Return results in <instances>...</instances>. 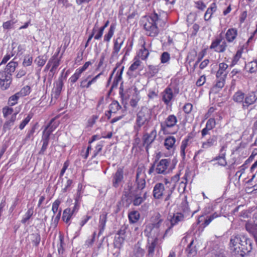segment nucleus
<instances>
[{
    "label": "nucleus",
    "instance_id": "obj_1",
    "mask_svg": "<svg viewBox=\"0 0 257 257\" xmlns=\"http://www.w3.org/2000/svg\"><path fill=\"white\" fill-rule=\"evenodd\" d=\"M142 22L146 35L151 37L157 36L165 25L164 21L156 13L144 17Z\"/></svg>",
    "mask_w": 257,
    "mask_h": 257
},
{
    "label": "nucleus",
    "instance_id": "obj_2",
    "mask_svg": "<svg viewBox=\"0 0 257 257\" xmlns=\"http://www.w3.org/2000/svg\"><path fill=\"white\" fill-rule=\"evenodd\" d=\"M168 224L167 222H163L160 218V215L158 214L153 221L146 224L144 231V234L148 239H158L159 237L164 239L163 236L166 229L164 227L168 225Z\"/></svg>",
    "mask_w": 257,
    "mask_h": 257
},
{
    "label": "nucleus",
    "instance_id": "obj_3",
    "mask_svg": "<svg viewBox=\"0 0 257 257\" xmlns=\"http://www.w3.org/2000/svg\"><path fill=\"white\" fill-rule=\"evenodd\" d=\"M175 187L174 184L172 187L166 189L163 183H157L153 188V196L156 199H162L165 197L164 201L168 202L169 205L173 197Z\"/></svg>",
    "mask_w": 257,
    "mask_h": 257
},
{
    "label": "nucleus",
    "instance_id": "obj_4",
    "mask_svg": "<svg viewBox=\"0 0 257 257\" xmlns=\"http://www.w3.org/2000/svg\"><path fill=\"white\" fill-rule=\"evenodd\" d=\"M151 118V113L146 107L142 108L137 113L136 123L134 125L135 131L138 133L141 127L147 124Z\"/></svg>",
    "mask_w": 257,
    "mask_h": 257
},
{
    "label": "nucleus",
    "instance_id": "obj_5",
    "mask_svg": "<svg viewBox=\"0 0 257 257\" xmlns=\"http://www.w3.org/2000/svg\"><path fill=\"white\" fill-rule=\"evenodd\" d=\"M169 220V221H165L168 222V225H166L167 226V228H166L163 236V238L169 236L172 234V227L174 225L178 224L180 222L183 221L184 215L181 213H177L176 214H174L172 216L171 215Z\"/></svg>",
    "mask_w": 257,
    "mask_h": 257
},
{
    "label": "nucleus",
    "instance_id": "obj_6",
    "mask_svg": "<svg viewBox=\"0 0 257 257\" xmlns=\"http://www.w3.org/2000/svg\"><path fill=\"white\" fill-rule=\"evenodd\" d=\"M191 139V137L190 136H188L181 142L180 145V156L183 160H185L187 158H190L192 144Z\"/></svg>",
    "mask_w": 257,
    "mask_h": 257
},
{
    "label": "nucleus",
    "instance_id": "obj_7",
    "mask_svg": "<svg viewBox=\"0 0 257 257\" xmlns=\"http://www.w3.org/2000/svg\"><path fill=\"white\" fill-rule=\"evenodd\" d=\"M171 170L169 159H161L156 165L155 171L157 174L165 175L170 173Z\"/></svg>",
    "mask_w": 257,
    "mask_h": 257
},
{
    "label": "nucleus",
    "instance_id": "obj_8",
    "mask_svg": "<svg viewBox=\"0 0 257 257\" xmlns=\"http://www.w3.org/2000/svg\"><path fill=\"white\" fill-rule=\"evenodd\" d=\"M251 240L245 236H243V239L236 255L243 257L245 254L250 252L252 250Z\"/></svg>",
    "mask_w": 257,
    "mask_h": 257
},
{
    "label": "nucleus",
    "instance_id": "obj_9",
    "mask_svg": "<svg viewBox=\"0 0 257 257\" xmlns=\"http://www.w3.org/2000/svg\"><path fill=\"white\" fill-rule=\"evenodd\" d=\"M124 230L120 229L115 235V241L113 242V249H116L115 253H113V256H117L120 252V249L122 246L124 242L125 235Z\"/></svg>",
    "mask_w": 257,
    "mask_h": 257
},
{
    "label": "nucleus",
    "instance_id": "obj_10",
    "mask_svg": "<svg viewBox=\"0 0 257 257\" xmlns=\"http://www.w3.org/2000/svg\"><path fill=\"white\" fill-rule=\"evenodd\" d=\"M178 119L174 114H170L160 123L161 130L164 133L168 131V129L174 127L177 124Z\"/></svg>",
    "mask_w": 257,
    "mask_h": 257
},
{
    "label": "nucleus",
    "instance_id": "obj_11",
    "mask_svg": "<svg viewBox=\"0 0 257 257\" xmlns=\"http://www.w3.org/2000/svg\"><path fill=\"white\" fill-rule=\"evenodd\" d=\"M12 81V75L7 71H0V86L2 89L9 88Z\"/></svg>",
    "mask_w": 257,
    "mask_h": 257
},
{
    "label": "nucleus",
    "instance_id": "obj_12",
    "mask_svg": "<svg viewBox=\"0 0 257 257\" xmlns=\"http://www.w3.org/2000/svg\"><path fill=\"white\" fill-rule=\"evenodd\" d=\"M146 175L141 168H138L136 178L137 192H141L146 186Z\"/></svg>",
    "mask_w": 257,
    "mask_h": 257
},
{
    "label": "nucleus",
    "instance_id": "obj_13",
    "mask_svg": "<svg viewBox=\"0 0 257 257\" xmlns=\"http://www.w3.org/2000/svg\"><path fill=\"white\" fill-rule=\"evenodd\" d=\"M257 100V91H252L249 92L244 95V99L242 105V108L243 109H246L249 106L254 103Z\"/></svg>",
    "mask_w": 257,
    "mask_h": 257
},
{
    "label": "nucleus",
    "instance_id": "obj_14",
    "mask_svg": "<svg viewBox=\"0 0 257 257\" xmlns=\"http://www.w3.org/2000/svg\"><path fill=\"white\" fill-rule=\"evenodd\" d=\"M227 46L225 41L221 38H217L212 42L210 48L216 52L223 53L225 51Z\"/></svg>",
    "mask_w": 257,
    "mask_h": 257
},
{
    "label": "nucleus",
    "instance_id": "obj_15",
    "mask_svg": "<svg viewBox=\"0 0 257 257\" xmlns=\"http://www.w3.org/2000/svg\"><path fill=\"white\" fill-rule=\"evenodd\" d=\"M243 236L235 235L231 237L230 240V247L233 255H236L243 239Z\"/></svg>",
    "mask_w": 257,
    "mask_h": 257
},
{
    "label": "nucleus",
    "instance_id": "obj_16",
    "mask_svg": "<svg viewBox=\"0 0 257 257\" xmlns=\"http://www.w3.org/2000/svg\"><path fill=\"white\" fill-rule=\"evenodd\" d=\"M123 183L124 175L123 169L121 168H119L117 169L115 174L113 175V187H121Z\"/></svg>",
    "mask_w": 257,
    "mask_h": 257
},
{
    "label": "nucleus",
    "instance_id": "obj_17",
    "mask_svg": "<svg viewBox=\"0 0 257 257\" xmlns=\"http://www.w3.org/2000/svg\"><path fill=\"white\" fill-rule=\"evenodd\" d=\"M157 136V131L155 129L153 130L150 133L146 134L143 136L144 145H146V149L147 152L150 145L153 142Z\"/></svg>",
    "mask_w": 257,
    "mask_h": 257
},
{
    "label": "nucleus",
    "instance_id": "obj_18",
    "mask_svg": "<svg viewBox=\"0 0 257 257\" xmlns=\"http://www.w3.org/2000/svg\"><path fill=\"white\" fill-rule=\"evenodd\" d=\"M162 96L164 103L167 105H169L174 97L172 89L170 87H167L162 92Z\"/></svg>",
    "mask_w": 257,
    "mask_h": 257
},
{
    "label": "nucleus",
    "instance_id": "obj_19",
    "mask_svg": "<svg viewBox=\"0 0 257 257\" xmlns=\"http://www.w3.org/2000/svg\"><path fill=\"white\" fill-rule=\"evenodd\" d=\"M227 146L226 145L221 146L220 149L219 154L214 160L218 161V164L221 166H225L227 165V162L225 159L226 151Z\"/></svg>",
    "mask_w": 257,
    "mask_h": 257
},
{
    "label": "nucleus",
    "instance_id": "obj_20",
    "mask_svg": "<svg viewBox=\"0 0 257 257\" xmlns=\"http://www.w3.org/2000/svg\"><path fill=\"white\" fill-rule=\"evenodd\" d=\"M60 48H58L55 54L51 56L48 61L51 66L58 68L60 64L62 56L58 57L60 52ZM62 55V54L61 55Z\"/></svg>",
    "mask_w": 257,
    "mask_h": 257
},
{
    "label": "nucleus",
    "instance_id": "obj_21",
    "mask_svg": "<svg viewBox=\"0 0 257 257\" xmlns=\"http://www.w3.org/2000/svg\"><path fill=\"white\" fill-rule=\"evenodd\" d=\"M176 139L174 136H168L164 140V146L169 151H174L176 149Z\"/></svg>",
    "mask_w": 257,
    "mask_h": 257
},
{
    "label": "nucleus",
    "instance_id": "obj_22",
    "mask_svg": "<svg viewBox=\"0 0 257 257\" xmlns=\"http://www.w3.org/2000/svg\"><path fill=\"white\" fill-rule=\"evenodd\" d=\"M238 34L237 30L236 28L228 29L225 35L226 41L228 43H233Z\"/></svg>",
    "mask_w": 257,
    "mask_h": 257
},
{
    "label": "nucleus",
    "instance_id": "obj_23",
    "mask_svg": "<svg viewBox=\"0 0 257 257\" xmlns=\"http://www.w3.org/2000/svg\"><path fill=\"white\" fill-rule=\"evenodd\" d=\"M228 65L225 63H220L218 65V69L216 73V77L226 78L228 74L227 68Z\"/></svg>",
    "mask_w": 257,
    "mask_h": 257
},
{
    "label": "nucleus",
    "instance_id": "obj_24",
    "mask_svg": "<svg viewBox=\"0 0 257 257\" xmlns=\"http://www.w3.org/2000/svg\"><path fill=\"white\" fill-rule=\"evenodd\" d=\"M147 192H137L134 195L133 203L135 206H139L142 204L146 199Z\"/></svg>",
    "mask_w": 257,
    "mask_h": 257
},
{
    "label": "nucleus",
    "instance_id": "obj_25",
    "mask_svg": "<svg viewBox=\"0 0 257 257\" xmlns=\"http://www.w3.org/2000/svg\"><path fill=\"white\" fill-rule=\"evenodd\" d=\"M217 136L215 135H213L206 141L202 143L201 148L205 150L208 149L209 148L215 146L217 144Z\"/></svg>",
    "mask_w": 257,
    "mask_h": 257
},
{
    "label": "nucleus",
    "instance_id": "obj_26",
    "mask_svg": "<svg viewBox=\"0 0 257 257\" xmlns=\"http://www.w3.org/2000/svg\"><path fill=\"white\" fill-rule=\"evenodd\" d=\"M107 220V213L105 212H103L99 216V224H98V228H99V232L98 236H99L103 231H104L105 226V223Z\"/></svg>",
    "mask_w": 257,
    "mask_h": 257
},
{
    "label": "nucleus",
    "instance_id": "obj_27",
    "mask_svg": "<svg viewBox=\"0 0 257 257\" xmlns=\"http://www.w3.org/2000/svg\"><path fill=\"white\" fill-rule=\"evenodd\" d=\"M217 10V6L215 3L210 4L209 8H207L204 16V19L205 21H209L211 18L212 15Z\"/></svg>",
    "mask_w": 257,
    "mask_h": 257
},
{
    "label": "nucleus",
    "instance_id": "obj_28",
    "mask_svg": "<svg viewBox=\"0 0 257 257\" xmlns=\"http://www.w3.org/2000/svg\"><path fill=\"white\" fill-rule=\"evenodd\" d=\"M225 78L223 77H216V83L211 88V91L216 92L220 90L224 86L225 82Z\"/></svg>",
    "mask_w": 257,
    "mask_h": 257
},
{
    "label": "nucleus",
    "instance_id": "obj_29",
    "mask_svg": "<svg viewBox=\"0 0 257 257\" xmlns=\"http://www.w3.org/2000/svg\"><path fill=\"white\" fill-rule=\"evenodd\" d=\"M74 214L71 212L70 208H67L65 209L63 212L62 219V220L69 225L71 224L70 220Z\"/></svg>",
    "mask_w": 257,
    "mask_h": 257
},
{
    "label": "nucleus",
    "instance_id": "obj_30",
    "mask_svg": "<svg viewBox=\"0 0 257 257\" xmlns=\"http://www.w3.org/2000/svg\"><path fill=\"white\" fill-rule=\"evenodd\" d=\"M158 239H148V251L149 257H152Z\"/></svg>",
    "mask_w": 257,
    "mask_h": 257
},
{
    "label": "nucleus",
    "instance_id": "obj_31",
    "mask_svg": "<svg viewBox=\"0 0 257 257\" xmlns=\"http://www.w3.org/2000/svg\"><path fill=\"white\" fill-rule=\"evenodd\" d=\"M245 94L241 90H238L234 93L232 96L233 100L237 103L243 105Z\"/></svg>",
    "mask_w": 257,
    "mask_h": 257
},
{
    "label": "nucleus",
    "instance_id": "obj_32",
    "mask_svg": "<svg viewBox=\"0 0 257 257\" xmlns=\"http://www.w3.org/2000/svg\"><path fill=\"white\" fill-rule=\"evenodd\" d=\"M15 59H13L7 65L6 68L4 70V71H7L9 73H12L15 72L16 68L18 66V63L17 61H15Z\"/></svg>",
    "mask_w": 257,
    "mask_h": 257
},
{
    "label": "nucleus",
    "instance_id": "obj_33",
    "mask_svg": "<svg viewBox=\"0 0 257 257\" xmlns=\"http://www.w3.org/2000/svg\"><path fill=\"white\" fill-rule=\"evenodd\" d=\"M17 113V112L14 113L12 115L11 118L9 120L6 121L3 126L4 129L5 131L7 130H9L11 129V127L14 124L15 121L16 120Z\"/></svg>",
    "mask_w": 257,
    "mask_h": 257
},
{
    "label": "nucleus",
    "instance_id": "obj_34",
    "mask_svg": "<svg viewBox=\"0 0 257 257\" xmlns=\"http://www.w3.org/2000/svg\"><path fill=\"white\" fill-rule=\"evenodd\" d=\"M124 67L121 65V63L117 64L116 67L113 69V73L115 72V71L117 70L116 76H115V79H116V84L117 85L118 82L121 79V75L123 72Z\"/></svg>",
    "mask_w": 257,
    "mask_h": 257
},
{
    "label": "nucleus",
    "instance_id": "obj_35",
    "mask_svg": "<svg viewBox=\"0 0 257 257\" xmlns=\"http://www.w3.org/2000/svg\"><path fill=\"white\" fill-rule=\"evenodd\" d=\"M30 239L33 245L38 246L41 241V236L39 233H33L30 234Z\"/></svg>",
    "mask_w": 257,
    "mask_h": 257
},
{
    "label": "nucleus",
    "instance_id": "obj_36",
    "mask_svg": "<svg viewBox=\"0 0 257 257\" xmlns=\"http://www.w3.org/2000/svg\"><path fill=\"white\" fill-rule=\"evenodd\" d=\"M144 250L138 244L135 245L133 252V257H143L144 254Z\"/></svg>",
    "mask_w": 257,
    "mask_h": 257
},
{
    "label": "nucleus",
    "instance_id": "obj_37",
    "mask_svg": "<svg viewBox=\"0 0 257 257\" xmlns=\"http://www.w3.org/2000/svg\"><path fill=\"white\" fill-rule=\"evenodd\" d=\"M33 213L34 208L33 207L29 208L22 218L21 222L23 224H25L32 217Z\"/></svg>",
    "mask_w": 257,
    "mask_h": 257
},
{
    "label": "nucleus",
    "instance_id": "obj_38",
    "mask_svg": "<svg viewBox=\"0 0 257 257\" xmlns=\"http://www.w3.org/2000/svg\"><path fill=\"white\" fill-rule=\"evenodd\" d=\"M128 217L130 222L132 223H136L139 220L140 215L138 211H134L128 214Z\"/></svg>",
    "mask_w": 257,
    "mask_h": 257
},
{
    "label": "nucleus",
    "instance_id": "obj_39",
    "mask_svg": "<svg viewBox=\"0 0 257 257\" xmlns=\"http://www.w3.org/2000/svg\"><path fill=\"white\" fill-rule=\"evenodd\" d=\"M245 69L250 73L255 72L257 71V61H252L248 63L245 65Z\"/></svg>",
    "mask_w": 257,
    "mask_h": 257
},
{
    "label": "nucleus",
    "instance_id": "obj_40",
    "mask_svg": "<svg viewBox=\"0 0 257 257\" xmlns=\"http://www.w3.org/2000/svg\"><path fill=\"white\" fill-rule=\"evenodd\" d=\"M142 62L140 61L139 58L136 57L133 60V62L130 66L128 70L130 71L134 72L138 69L139 67L140 66Z\"/></svg>",
    "mask_w": 257,
    "mask_h": 257
},
{
    "label": "nucleus",
    "instance_id": "obj_41",
    "mask_svg": "<svg viewBox=\"0 0 257 257\" xmlns=\"http://www.w3.org/2000/svg\"><path fill=\"white\" fill-rule=\"evenodd\" d=\"M99 116L97 114H93L88 118L86 126L87 127H92L98 120Z\"/></svg>",
    "mask_w": 257,
    "mask_h": 257
},
{
    "label": "nucleus",
    "instance_id": "obj_42",
    "mask_svg": "<svg viewBox=\"0 0 257 257\" xmlns=\"http://www.w3.org/2000/svg\"><path fill=\"white\" fill-rule=\"evenodd\" d=\"M187 183V177L185 175L181 179L178 186V191L181 194L183 193L186 189Z\"/></svg>",
    "mask_w": 257,
    "mask_h": 257
},
{
    "label": "nucleus",
    "instance_id": "obj_43",
    "mask_svg": "<svg viewBox=\"0 0 257 257\" xmlns=\"http://www.w3.org/2000/svg\"><path fill=\"white\" fill-rule=\"evenodd\" d=\"M47 58L43 55L38 56L34 61L37 65L41 68H42L45 64Z\"/></svg>",
    "mask_w": 257,
    "mask_h": 257
},
{
    "label": "nucleus",
    "instance_id": "obj_44",
    "mask_svg": "<svg viewBox=\"0 0 257 257\" xmlns=\"http://www.w3.org/2000/svg\"><path fill=\"white\" fill-rule=\"evenodd\" d=\"M33 117V113L32 112L29 113L27 117L25 118L19 125V128L22 130L24 128L27 124L30 122V120Z\"/></svg>",
    "mask_w": 257,
    "mask_h": 257
},
{
    "label": "nucleus",
    "instance_id": "obj_45",
    "mask_svg": "<svg viewBox=\"0 0 257 257\" xmlns=\"http://www.w3.org/2000/svg\"><path fill=\"white\" fill-rule=\"evenodd\" d=\"M31 92V88L29 85L24 86L19 92H17L20 97L28 95Z\"/></svg>",
    "mask_w": 257,
    "mask_h": 257
},
{
    "label": "nucleus",
    "instance_id": "obj_46",
    "mask_svg": "<svg viewBox=\"0 0 257 257\" xmlns=\"http://www.w3.org/2000/svg\"><path fill=\"white\" fill-rule=\"evenodd\" d=\"M33 57L31 55H27L24 58L22 63L24 67H28L31 66L33 63Z\"/></svg>",
    "mask_w": 257,
    "mask_h": 257
},
{
    "label": "nucleus",
    "instance_id": "obj_47",
    "mask_svg": "<svg viewBox=\"0 0 257 257\" xmlns=\"http://www.w3.org/2000/svg\"><path fill=\"white\" fill-rule=\"evenodd\" d=\"M20 96L18 93H15L14 95L9 97L8 100V104L12 106L15 105L18 103V100Z\"/></svg>",
    "mask_w": 257,
    "mask_h": 257
},
{
    "label": "nucleus",
    "instance_id": "obj_48",
    "mask_svg": "<svg viewBox=\"0 0 257 257\" xmlns=\"http://www.w3.org/2000/svg\"><path fill=\"white\" fill-rule=\"evenodd\" d=\"M245 228L248 232L253 234L257 230V225L251 222H247L245 224Z\"/></svg>",
    "mask_w": 257,
    "mask_h": 257
},
{
    "label": "nucleus",
    "instance_id": "obj_49",
    "mask_svg": "<svg viewBox=\"0 0 257 257\" xmlns=\"http://www.w3.org/2000/svg\"><path fill=\"white\" fill-rule=\"evenodd\" d=\"M161 62L163 64H169L170 60V55L167 52H163L160 57Z\"/></svg>",
    "mask_w": 257,
    "mask_h": 257
},
{
    "label": "nucleus",
    "instance_id": "obj_50",
    "mask_svg": "<svg viewBox=\"0 0 257 257\" xmlns=\"http://www.w3.org/2000/svg\"><path fill=\"white\" fill-rule=\"evenodd\" d=\"M55 117L51 119L49 123L46 126H49V128L52 132L54 131L58 126L59 123L55 121Z\"/></svg>",
    "mask_w": 257,
    "mask_h": 257
},
{
    "label": "nucleus",
    "instance_id": "obj_51",
    "mask_svg": "<svg viewBox=\"0 0 257 257\" xmlns=\"http://www.w3.org/2000/svg\"><path fill=\"white\" fill-rule=\"evenodd\" d=\"M241 51L240 50H238L236 52L235 55L233 56L232 58L231 64L230 65L231 67L234 66L237 63L239 59L241 58Z\"/></svg>",
    "mask_w": 257,
    "mask_h": 257
},
{
    "label": "nucleus",
    "instance_id": "obj_52",
    "mask_svg": "<svg viewBox=\"0 0 257 257\" xmlns=\"http://www.w3.org/2000/svg\"><path fill=\"white\" fill-rule=\"evenodd\" d=\"M13 111V108L9 106H5L2 109L3 116L5 118H7L8 115L12 114Z\"/></svg>",
    "mask_w": 257,
    "mask_h": 257
},
{
    "label": "nucleus",
    "instance_id": "obj_53",
    "mask_svg": "<svg viewBox=\"0 0 257 257\" xmlns=\"http://www.w3.org/2000/svg\"><path fill=\"white\" fill-rule=\"evenodd\" d=\"M60 203H61V201L59 199H56L52 203V211L54 215H55L58 211L59 207L60 205Z\"/></svg>",
    "mask_w": 257,
    "mask_h": 257
},
{
    "label": "nucleus",
    "instance_id": "obj_54",
    "mask_svg": "<svg viewBox=\"0 0 257 257\" xmlns=\"http://www.w3.org/2000/svg\"><path fill=\"white\" fill-rule=\"evenodd\" d=\"M81 73L76 69L75 72L70 77L69 80L72 84L75 83L81 75Z\"/></svg>",
    "mask_w": 257,
    "mask_h": 257
},
{
    "label": "nucleus",
    "instance_id": "obj_55",
    "mask_svg": "<svg viewBox=\"0 0 257 257\" xmlns=\"http://www.w3.org/2000/svg\"><path fill=\"white\" fill-rule=\"evenodd\" d=\"M181 207L184 212H187L189 210L188 202L187 201V196L184 195L182 202L181 204Z\"/></svg>",
    "mask_w": 257,
    "mask_h": 257
},
{
    "label": "nucleus",
    "instance_id": "obj_56",
    "mask_svg": "<svg viewBox=\"0 0 257 257\" xmlns=\"http://www.w3.org/2000/svg\"><path fill=\"white\" fill-rule=\"evenodd\" d=\"M219 216L217 213H214L212 215L208 216L204 221V226H207L213 219Z\"/></svg>",
    "mask_w": 257,
    "mask_h": 257
},
{
    "label": "nucleus",
    "instance_id": "obj_57",
    "mask_svg": "<svg viewBox=\"0 0 257 257\" xmlns=\"http://www.w3.org/2000/svg\"><path fill=\"white\" fill-rule=\"evenodd\" d=\"M96 235V232L94 231L92 234L91 238L87 239L85 242L84 245L87 247L91 246L95 241Z\"/></svg>",
    "mask_w": 257,
    "mask_h": 257
},
{
    "label": "nucleus",
    "instance_id": "obj_58",
    "mask_svg": "<svg viewBox=\"0 0 257 257\" xmlns=\"http://www.w3.org/2000/svg\"><path fill=\"white\" fill-rule=\"evenodd\" d=\"M91 218L92 216L88 214L83 216L81 218V220L79 222V225L80 226V228H82L85 224H86L87 222L89 221V220L91 219Z\"/></svg>",
    "mask_w": 257,
    "mask_h": 257
},
{
    "label": "nucleus",
    "instance_id": "obj_59",
    "mask_svg": "<svg viewBox=\"0 0 257 257\" xmlns=\"http://www.w3.org/2000/svg\"><path fill=\"white\" fill-rule=\"evenodd\" d=\"M73 182L72 180L70 179H68L66 182L65 187L62 189V192L65 193L67 192L68 190H69L71 186L73 184Z\"/></svg>",
    "mask_w": 257,
    "mask_h": 257
},
{
    "label": "nucleus",
    "instance_id": "obj_60",
    "mask_svg": "<svg viewBox=\"0 0 257 257\" xmlns=\"http://www.w3.org/2000/svg\"><path fill=\"white\" fill-rule=\"evenodd\" d=\"M16 23L15 22L10 20L8 21L3 23V28L5 30H9L12 28L13 26Z\"/></svg>",
    "mask_w": 257,
    "mask_h": 257
},
{
    "label": "nucleus",
    "instance_id": "obj_61",
    "mask_svg": "<svg viewBox=\"0 0 257 257\" xmlns=\"http://www.w3.org/2000/svg\"><path fill=\"white\" fill-rule=\"evenodd\" d=\"M195 7L201 11H204L206 8V5L202 1H198L195 2Z\"/></svg>",
    "mask_w": 257,
    "mask_h": 257
},
{
    "label": "nucleus",
    "instance_id": "obj_62",
    "mask_svg": "<svg viewBox=\"0 0 257 257\" xmlns=\"http://www.w3.org/2000/svg\"><path fill=\"white\" fill-rule=\"evenodd\" d=\"M215 124L216 122L215 119L211 118L207 120L205 126L207 127L208 129L212 130L215 127Z\"/></svg>",
    "mask_w": 257,
    "mask_h": 257
},
{
    "label": "nucleus",
    "instance_id": "obj_63",
    "mask_svg": "<svg viewBox=\"0 0 257 257\" xmlns=\"http://www.w3.org/2000/svg\"><path fill=\"white\" fill-rule=\"evenodd\" d=\"M93 64V62H91L90 61H87L86 62L84 65L81 67L77 69V70L81 73L82 74L84 71H85L88 67L91 65Z\"/></svg>",
    "mask_w": 257,
    "mask_h": 257
},
{
    "label": "nucleus",
    "instance_id": "obj_64",
    "mask_svg": "<svg viewBox=\"0 0 257 257\" xmlns=\"http://www.w3.org/2000/svg\"><path fill=\"white\" fill-rule=\"evenodd\" d=\"M122 43L123 40L120 38L117 39L116 40L113 47V49H115V52H118L119 51Z\"/></svg>",
    "mask_w": 257,
    "mask_h": 257
}]
</instances>
